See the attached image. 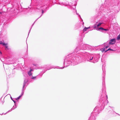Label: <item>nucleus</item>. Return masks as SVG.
<instances>
[{
  "mask_svg": "<svg viewBox=\"0 0 120 120\" xmlns=\"http://www.w3.org/2000/svg\"><path fill=\"white\" fill-rule=\"evenodd\" d=\"M116 42V40L115 39H111L110 42H109V44H114Z\"/></svg>",
  "mask_w": 120,
  "mask_h": 120,
  "instance_id": "obj_1",
  "label": "nucleus"
},
{
  "mask_svg": "<svg viewBox=\"0 0 120 120\" xmlns=\"http://www.w3.org/2000/svg\"><path fill=\"white\" fill-rule=\"evenodd\" d=\"M0 44H2L3 45H4V46H6L8 45V44L5 43L3 42L2 41H0Z\"/></svg>",
  "mask_w": 120,
  "mask_h": 120,
  "instance_id": "obj_2",
  "label": "nucleus"
},
{
  "mask_svg": "<svg viewBox=\"0 0 120 120\" xmlns=\"http://www.w3.org/2000/svg\"><path fill=\"white\" fill-rule=\"evenodd\" d=\"M120 39V35L118 36L117 38L116 39L117 40H119Z\"/></svg>",
  "mask_w": 120,
  "mask_h": 120,
  "instance_id": "obj_3",
  "label": "nucleus"
},
{
  "mask_svg": "<svg viewBox=\"0 0 120 120\" xmlns=\"http://www.w3.org/2000/svg\"><path fill=\"white\" fill-rule=\"evenodd\" d=\"M105 48H102L100 50H101L102 52H104L105 51Z\"/></svg>",
  "mask_w": 120,
  "mask_h": 120,
  "instance_id": "obj_4",
  "label": "nucleus"
},
{
  "mask_svg": "<svg viewBox=\"0 0 120 120\" xmlns=\"http://www.w3.org/2000/svg\"><path fill=\"white\" fill-rule=\"evenodd\" d=\"M28 74L30 76L31 75H32V73L30 71L29 72H28Z\"/></svg>",
  "mask_w": 120,
  "mask_h": 120,
  "instance_id": "obj_5",
  "label": "nucleus"
},
{
  "mask_svg": "<svg viewBox=\"0 0 120 120\" xmlns=\"http://www.w3.org/2000/svg\"><path fill=\"white\" fill-rule=\"evenodd\" d=\"M109 50H111V51H113V50H112V49H110V48L109 49H108V50H107L105 52H106L107 51Z\"/></svg>",
  "mask_w": 120,
  "mask_h": 120,
  "instance_id": "obj_6",
  "label": "nucleus"
},
{
  "mask_svg": "<svg viewBox=\"0 0 120 120\" xmlns=\"http://www.w3.org/2000/svg\"><path fill=\"white\" fill-rule=\"evenodd\" d=\"M99 30H104V29L103 28L101 27L99 28Z\"/></svg>",
  "mask_w": 120,
  "mask_h": 120,
  "instance_id": "obj_7",
  "label": "nucleus"
},
{
  "mask_svg": "<svg viewBox=\"0 0 120 120\" xmlns=\"http://www.w3.org/2000/svg\"><path fill=\"white\" fill-rule=\"evenodd\" d=\"M102 23H99V24L97 25V27H98L99 26H100L101 24H102Z\"/></svg>",
  "mask_w": 120,
  "mask_h": 120,
  "instance_id": "obj_8",
  "label": "nucleus"
},
{
  "mask_svg": "<svg viewBox=\"0 0 120 120\" xmlns=\"http://www.w3.org/2000/svg\"><path fill=\"white\" fill-rule=\"evenodd\" d=\"M86 27H85L83 29V31H86Z\"/></svg>",
  "mask_w": 120,
  "mask_h": 120,
  "instance_id": "obj_9",
  "label": "nucleus"
},
{
  "mask_svg": "<svg viewBox=\"0 0 120 120\" xmlns=\"http://www.w3.org/2000/svg\"><path fill=\"white\" fill-rule=\"evenodd\" d=\"M21 96H19L18 98H17L16 99V100H17V99H19V98L21 97Z\"/></svg>",
  "mask_w": 120,
  "mask_h": 120,
  "instance_id": "obj_10",
  "label": "nucleus"
},
{
  "mask_svg": "<svg viewBox=\"0 0 120 120\" xmlns=\"http://www.w3.org/2000/svg\"><path fill=\"white\" fill-rule=\"evenodd\" d=\"M104 30H105V31H107L109 30L108 29H104Z\"/></svg>",
  "mask_w": 120,
  "mask_h": 120,
  "instance_id": "obj_11",
  "label": "nucleus"
},
{
  "mask_svg": "<svg viewBox=\"0 0 120 120\" xmlns=\"http://www.w3.org/2000/svg\"><path fill=\"white\" fill-rule=\"evenodd\" d=\"M109 46H106L105 47V48H108L109 47Z\"/></svg>",
  "mask_w": 120,
  "mask_h": 120,
  "instance_id": "obj_12",
  "label": "nucleus"
},
{
  "mask_svg": "<svg viewBox=\"0 0 120 120\" xmlns=\"http://www.w3.org/2000/svg\"><path fill=\"white\" fill-rule=\"evenodd\" d=\"M2 14V13L0 12V16H1Z\"/></svg>",
  "mask_w": 120,
  "mask_h": 120,
  "instance_id": "obj_13",
  "label": "nucleus"
},
{
  "mask_svg": "<svg viewBox=\"0 0 120 120\" xmlns=\"http://www.w3.org/2000/svg\"><path fill=\"white\" fill-rule=\"evenodd\" d=\"M33 71V70L31 69H30V72H31V71Z\"/></svg>",
  "mask_w": 120,
  "mask_h": 120,
  "instance_id": "obj_14",
  "label": "nucleus"
},
{
  "mask_svg": "<svg viewBox=\"0 0 120 120\" xmlns=\"http://www.w3.org/2000/svg\"><path fill=\"white\" fill-rule=\"evenodd\" d=\"M43 12H44L43 10H42V13H43Z\"/></svg>",
  "mask_w": 120,
  "mask_h": 120,
  "instance_id": "obj_15",
  "label": "nucleus"
},
{
  "mask_svg": "<svg viewBox=\"0 0 120 120\" xmlns=\"http://www.w3.org/2000/svg\"><path fill=\"white\" fill-rule=\"evenodd\" d=\"M89 28V27H86V29L87 30V29H88Z\"/></svg>",
  "mask_w": 120,
  "mask_h": 120,
  "instance_id": "obj_16",
  "label": "nucleus"
},
{
  "mask_svg": "<svg viewBox=\"0 0 120 120\" xmlns=\"http://www.w3.org/2000/svg\"><path fill=\"white\" fill-rule=\"evenodd\" d=\"M6 48H8V46H7V45L6 46Z\"/></svg>",
  "mask_w": 120,
  "mask_h": 120,
  "instance_id": "obj_17",
  "label": "nucleus"
},
{
  "mask_svg": "<svg viewBox=\"0 0 120 120\" xmlns=\"http://www.w3.org/2000/svg\"><path fill=\"white\" fill-rule=\"evenodd\" d=\"M93 57H92V58L90 60H91L93 59Z\"/></svg>",
  "mask_w": 120,
  "mask_h": 120,
  "instance_id": "obj_18",
  "label": "nucleus"
},
{
  "mask_svg": "<svg viewBox=\"0 0 120 120\" xmlns=\"http://www.w3.org/2000/svg\"><path fill=\"white\" fill-rule=\"evenodd\" d=\"M32 79H34V78H34L33 77L32 78Z\"/></svg>",
  "mask_w": 120,
  "mask_h": 120,
  "instance_id": "obj_19",
  "label": "nucleus"
},
{
  "mask_svg": "<svg viewBox=\"0 0 120 120\" xmlns=\"http://www.w3.org/2000/svg\"><path fill=\"white\" fill-rule=\"evenodd\" d=\"M96 26H94V27L95 28H96Z\"/></svg>",
  "mask_w": 120,
  "mask_h": 120,
  "instance_id": "obj_20",
  "label": "nucleus"
}]
</instances>
